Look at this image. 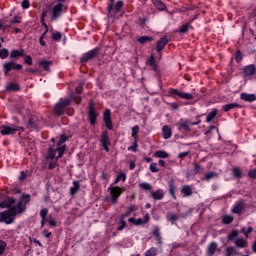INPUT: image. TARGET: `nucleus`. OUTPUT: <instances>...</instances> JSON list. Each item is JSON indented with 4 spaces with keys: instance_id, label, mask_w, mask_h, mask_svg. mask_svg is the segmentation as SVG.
I'll list each match as a JSON object with an SVG mask.
<instances>
[{
    "instance_id": "f257e3e1",
    "label": "nucleus",
    "mask_w": 256,
    "mask_h": 256,
    "mask_svg": "<svg viewBox=\"0 0 256 256\" xmlns=\"http://www.w3.org/2000/svg\"><path fill=\"white\" fill-rule=\"evenodd\" d=\"M8 210L4 212H0V223H6V225H11L14 223L15 217L17 215H21V213H25V207L21 204H17L11 200V198H7L4 202L0 203V209Z\"/></svg>"
},
{
    "instance_id": "f03ea898",
    "label": "nucleus",
    "mask_w": 256,
    "mask_h": 256,
    "mask_svg": "<svg viewBox=\"0 0 256 256\" xmlns=\"http://www.w3.org/2000/svg\"><path fill=\"white\" fill-rule=\"evenodd\" d=\"M65 141H67V136L61 135L58 138L57 143L50 146L48 159H54V157H56V159H61V157H63V153H65V145H63V143H65Z\"/></svg>"
},
{
    "instance_id": "7ed1b4c3",
    "label": "nucleus",
    "mask_w": 256,
    "mask_h": 256,
    "mask_svg": "<svg viewBox=\"0 0 256 256\" xmlns=\"http://www.w3.org/2000/svg\"><path fill=\"white\" fill-rule=\"evenodd\" d=\"M17 131H23V127L15 126L14 124L0 126L1 135H15Z\"/></svg>"
},
{
    "instance_id": "20e7f679",
    "label": "nucleus",
    "mask_w": 256,
    "mask_h": 256,
    "mask_svg": "<svg viewBox=\"0 0 256 256\" xmlns=\"http://www.w3.org/2000/svg\"><path fill=\"white\" fill-rule=\"evenodd\" d=\"M108 191H110V200L113 205H116L117 200L119 197H121V193L125 191L124 188H121L119 186L116 187H109Z\"/></svg>"
},
{
    "instance_id": "39448f33",
    "label": "nucleus",
    "mask_w": 256,
    "mask_h": 256,
    "mask_svg": "<svg viewBox=\"0 0 256 256\" xmlns=\"http://www.w3.org/2000/svg\"><path fill=\"white\" fill-rule=\"evenodd\" d=\"M21 69H23V65L17 64L13 61H8L3 64L4 75H9V73H11L13 70L21 71Z\"/></svg>"
},
{
    "instance_id": "423d86ee",
    "label": "nucleus",
    "mask_w": 256,
    "mask_h": 256,
    "mask_svg": "<svg viewBox=\"0 0 256 256\" xmlns=\"http://www.w3.org/2000/svg\"><path fill=\"white\" fill-rule=\"evenodd\" d=\"M169 93L171 97H180V99H186V101H191V99H193V94L183 92L179 89H170Z\"/></svg>"
},
{
    "instance_id": "0eeeda50",
    "label": "nucleus",
    "mask_w": 256,
    "mask_h": 256,
    "mask_svg": "<svg viewBox=\"0 0 256 256\" xmlns=\"http://www.w3.org/2000/svg\"><path fill=\"white\" fill-rule=\"evenodd\" d=\"M69 105H71V99L60 100L59 103H57L54 108V113L56 115H63V111H65V107Z\"/></svg>"
},
{
    "instance_id": "6e6552de",
    "label": "nucleus",
    "mask_w": 256,
    "mask_h": 256,
    "mask_svg": "<svg viewBox=\"0 0 256 256\" xmlns=\"http://www.w3.org/2000/svg\"><path fill=\"white\" fill-rule=\"evenodd\" d=\"M199 123H201V120L197 121V122H191L189 120H183L181 119L179 124H178V129L179 131H191V125H199Z\"/></svg>"
},
{
    "instance_id": "1a4fd4ad",
    "label": "nucleus",
    "mask_w": 256,
    "mask_h": 256,
    "mask_svg": "<svg viewBox=\"0 0 256 256\" xmlns=\"http://www.w3.org/2000/svg\"><path fill=\"white\" fill-rule=\"evenodd\" d=\"M98 53H99V49L97 48L84 53L80 59L81 63H87V61H91V59H95Z\"/></svg>"
},
{
    "instance_id": "9d476101",
    "label": "nucleus",
    "mask_w": 256,
    "mask_h": 256,
    "mask_svg": "<svg viewBox=\"0 0 256 256\" xmlns=\"http://www.w3.org/2000/svg\"><path fill=\"white\" fill-rule=\"evenodd\" d=\"M30 195L29 194H26V195H22L21 198H20V201L17 202V200L11 198V200L13 201L14 205L17 206V205H23L24 207V211L26 209V205L27 203L30 201Z\"/></svg>"
},
{
    "instance_id": "9b49d317",
    "label": "nucleus",
    "mask_w": 256,
    "mask_h": 256,
    "mask_svg": "<svg viewBox=\"0 0 256 256\" xmlns=\"http://www.w3.org/2000/svg\"><path fill=\"white\" fill-rule=\"evenodd\" d=\"M101 145L103 149L109 153V145H111V141H109V135H107V132H104L101 136Z\"/></svg>"
},
{
    "instance_id": "f8f14e48",
    "label": "nucleus",
    "mask_w": 256,
    "mask_h": 256,
    "mask_svg": "<svg viewBox=\"0 0 256 256\" xmlns=\"http://www.w3.org/2000/svg\"><path fill=\"white\" fill-rule=\"evenodd\" d=\"M255 73H256V68H255V65L253 64H250L243 68L244 77H253Z\"/></svg>"
},
{
    "instance_id": "ddd939ff",
    "label": "nucleus",
    "mask_w": 256,
    "mask_h": 256,
    "mask_svg": "<svg viewBox=\"0 0 256 256\" xmlns=\"http://www.w3.org/2000/svg\"><path fill=\"white\" fill-rule=\"evenodd\" d=\"M62 11H63V4H61V2H59L52 9V17H53V19H57V17H60Z\"/></svg>"
},
{
    "instance_id": "4468645a",
    "label": "nucleus",
    "mask_w": 256,
    "mask_h": 256,
    "mask_svg": "<svg viewBox=\"0 0 256 256\" xmlns=\"http://www.w3.org/2000/svg\"><path fill=\"white\" fill-rule=\"evenodd\" d=\"M104 121L107 129H113V122H111V110H106L104 112Z\"/></svg>"
},
{
    "instance_id": "2eb2a0df",
    "label": "nucleus",
    "mask_w": 256,
    "mask_h": 256,
    "mask_svg": "<svg viewBox=\"0 0 256 256\" xmlns=\"http://www.w3.org/2000/svg\"><path fill=\"white\" fill-rule=\"evenodd\" d=\"M234 245L236 247H239L240 249H246V247L249 246V243L247 242V240H245V238H236L234 240Z\"/></svg>"
},
{
    "instance_id": "dca6fc26",
    "label": "nucleus",
    "mask_w": 256,
    "mask_h": 256,
    "mask_svg": "<svg viewBox=\"0 0 256 256\" xmlns=\"http://www.w3.org/2000/svg\"><path fill=\"white\" fill-rule=\"evenodd\" d=\"M151 197L152 199H154L155 201H161V199H163V197H165V192H163V190L158 189L156 191H151Z\"/></svg>"
},
{
    "instance_id": "f3484780",
    "label": "nucleus",
    "mask_w": 256,
    "mask_h": 256,
    "mask_svg": "<svg viewBox=\"0 0 256 256\" xmlns=\"http://www.w3.org/2000/svg\"><path fill=\"white\" fill-rule=\"evenodd\" d=\"M218 251H219V248H218V246H217V243L211 242V243L208 245V248H207V255L213 256V255H215V253H217Z\"/></svg>"
},
{
    "instance_id": "a211bd4d",
    "label": "nucleus",
    "mask_w": 256,
    "mask_h": 256,
    "mask_svg": "<svg viewBox=\"0 0 256 256\" xmlns=\"http://www.w3.org/2000/svg\"><path fill=\"white\" fill-rule=\"evenodd\" d=\"M167 43H169V40L167 39V37H163V38H161V39L157 42L156 49H157L158 53H159L160 51H163V49H165V45H167Z\"/></svg>"
},
{
    "instance_id": "6ab92c4d",
    "label": "nucleus",
    "mask_w": 256,
    "mask_h": 256,
    "mask_svg": "<svg viewBox=\"0 0 256 256\" xmlns=\"http://www.w3.org/2000/svg\"><path fill=\"white\" fill-rule=\"evenodd\" d=\"M240 99H242V101H248V103H253V101H256V96L255 94L242 93Z\"/></svg>"
},
{
    "instance_id": "aec40b11",
    "label": "nucleus",
    "mask_w": 256,
    "mask_h": 256,
    "mask_svg": "<svg viewBox=\"0 0 256 256\" xmlns=\"http://www.w3.org/2000/svg\"><path fill=\"white\" fill-rule=\"evenodd\" d=\"M25 50H12L10 52V59H17L19 57H24Z\"/></svg>"
},
{
    "instance_id": "412c9836",
    "label": "nucleus",
    "mask_w": 256,
    "mask_h": 256,
    "mask_svg": "<svg viewBox=\"0 0 256 256\" xmlns=\"http://www.w3.org/2000/svg\"><path fill=\"white\" fill-rule=\"evenodd\" d=\"M49 214V210L42 209L40 211V217H41V227H45V223H47V215Z\"/></svg>"
},
{
    "instance_id": "4be33fe9",
    "label": "nucleus",
    "mask_w": 256,
    "mask_h": 256,
    "mask_svg": "<svg viewBox=\"0 0 256 256\" xmlns=\"http://www.w3.org/2000/svg\"><path fill=\"white\" fill-rule=\"evenodd\" d=\"M181 193L184 197H191V195H193V190L191 189V186L186 185L182 187Z\"/></svg>"
},
{
    "instance_id": "5701e85b",
    "label": "nucleus",
    "mask_w": 256,
    "mask_h": 256,
    "mask_svg": "<svg viewBox=\"0 0 256 256\" xmlns=\"http://www.w3.org/2000/svg\"><path fill=\"white\" fill-rule=\"evenodd\" d=\"M79 189H81V184H79V181H74L73 185L70 187V195H76Z\"/></svg>"
},
{
    "instance_id": "b1692460",
    "label": "nucleus",
    "mask_w": 256,
    "mask_h": 256,
    "mask_svg": "<svg viewBox=\"0 0 256 256\" xmlns=\"http://www.w3.org/2000/svg\"><path fill=\"white\" fill-rule=\"evenodd\" d=\"M89 119H90L91 125H95V120L97 119V112H95V110H93L92 105H90Z\"/></svg>"
},
{
    "instance_id": "393cba45",
    "label": "nucleus",
    "mask_w": 256,
    "mask_h": 256,
    "mask_svg": "<svg viewBox=\"0 0 256 256\" xmlns=\"http://www.w3.org/2000/svg\"><path fill=\"white\" fill-rule=\"evenodd\" d=\"M152 3L156 9H159V11L165 10V3H163L161 0H152Z\"/></svg>"
},
{
    "instance_id": "a878e982",
    "label": "nucleus",
    "mask_w": 256,
    "mask_h": 256,
    "mask_svg": "<svg viewBox=\"0 0 256 256\" xmlns=\"http://www.w3.org/2000/svg\"><path fill=\"white\" fill-rule=\"evenodd\" d=\"M162 131H163L164 139H171V135H173V133L171 132V128L169 126H164L162 128Z\"/></svg>"
},
{
    "instance_id": "bb28decb",
    "label": "nucleus",
    "mask_w": 256,
    "mask_h": 256,
    "mask_svg": "<svg viewBox=\"0 0 256 256\" xmlns=\"http://www.w3.org/2000/svg\"><path fill=\"white\" fill-rule=\"evenodd\" d=\"M226 255L225 256H234V255H239V252L235 249V247H227L225 249Z\"/></svg>"
},
{
    "instance_id": "cd10ccee",
    "label": "nucleus",
    "mask_w": 256,
    "mask_h": 256,
    "mask_svg": "<svg viewBox=\"0 0 256 256\" xmlns=\"http://www.w3.org/2000/svg\"><path fill=\"white\" fill-rule=\"evenodd\" d=\"M243 209H244L243 202H238L234 205L232 209V213H241Z\"/></svg>"
},
{
    "instance_id": "c85d7f7f",
    "label": "nucleus",
    "mask_w": 256,
    "mask_h": 256,
    "mask_svg": "<svg viewBox=\"0 0 256 256\" xmlns=\"http://www.w3.org/2000/svg\"><path fill=\"white\" fill-rule=\"evenodd\" d=\"M237 107H241V106L237 103L225 104L223 106V111H225L227 113L228 111H231V109H235Z\"/></svg>"
},
{
    "instance_id": "c756f323",
    "label": "nucleus",
    "mask_w": 256,
    "mask_h": 256,
    "mask_svg": "<svg viewBox=\"0 0 256 256\" xmlns=\"http://www.w3.org/2000/svg\"><path fill=\"white\" fill-rule=\"evenodd\" d=\"M140 189L144 191H153V186L147 182H142L139 184Z\"/></svg>"
},
{
    "instance_id": "7c9ffc66",
    "label": "nucleus",
    "mask_w": 256,
    "mask_h": 256,
    "mask_svg": "<svg viewBox=\"0 0 256 256\" xmlns=\"http://www.w3.org/2000/svg\"><path fill=\"white\" fill-rule=\"evenodd\" d=\"M129 223H133V225H145V222L142 218H138V219H135V218H129L128 219Z\"/></svg>"
},
{
    "instance_id": "2f4dec72",
    "label": "nucleus",
    "mask_w": 256,
    "mask_h": 256,
    "mask_svg": "<svg viewBox=\"0 0 256 256\" xmlns=\"http://www.w3.org/2000/svg\"><path fill=\"white\" fill-rule=\"evenodd\" d=\"M215 117H217V109H213V110L207 115L206 122H207V123H211V120H212V119H215Z\"/></svg>"
},
{
    "instance_id": "473e14b6",
    "label": "nucleus",
    "mask_w": 256,
    "mask_h": 256,
    "mask_svg": "<svg viewBox=\"0 0 256 256\" xmlns=\"http://www.w3.org/2000/svg\"><path fill=\"white\" fill-rule=\"evenodd\" d=\"M6 91H19V84L10 83L6 86Z\"/></svg>"
},
{
    "instance_id": "72a5a7b5",
    "label": "nucleus",
    "mask_w": 256,
    "mask_h": 256,
    "mask_svg": "<svg viewBox=\"0 0 256 256\" xmlns=\"http://www.w3.org/2000/svg\"><path fill=\"white\" fill-rule=\"evenodd\" d=\"M137 209H139V207H137V205L129 206L128 211L123 214V217H129V215H131V213H133L134 211H137Z\"/></svg>"
},
{
    "instance_id": "f704fd0d",
    "label": "nucleus",
    "mask_w": 256,
    "mask_h": 256,
    "mask_svg": "<svg viewBox=\"0 0 256 256\" xmlns=\"http://www.w3.org/2000/svg\"><path fill=\"white\" fill-rule=\"evenodd\" d=\"M154 157H158L159 159H167V157H169V154L165 151H157L155 152Z\"/></svg>"
},
{
    "instance_id": "c9c22d12",
    "label": "nucleus",
    "mask_w": 256,
    "mask_h": 256,
    "mask_svg": "<svg viewBox=\"0 0 256 256\" xmlns=\"http://www.w3.org/2000/svg\"><path fill=\"white\" fill-rule=\"evenodd\" d=\"M147 41H153V37L141 36L138 38V43H140L141 45H145V43H147Z\"/></svg>"
},
{
    "instance_id": "e433bc0d",
    "label": "nucleus",
    "mask_w": 256,
    "mask_h": 256,
    "mask_svg": "<svg viewBox=\"0 0 256 256\" xmlns=\"http://www.w3.org/2000/svg\"><path fill=\"white\" fill-rule=\"evenodd\" d=\"M237 237H239V231L233 230V231L228 235V240H229V241H233V243H234V242H235V239H237Z\"/></svg>"
},
{
    "instance_id": "4c0bfd02",
    "label": "nucleus",
    "mask_w": 256,
    "mask_h": 256,
    "mask_svg": "<svg viewBox=\"0 0 256 256\" xmlns=\"http://www.w3.org/2000/svg\"><path fill=\"white\" fill-rule=\"evenodd\" d=\"M222 221H223L224 225H229L230 223H233V216L224 215Z\"/></svg>"
},
{
    "instance_id": "58836bf2",
    "label": "nucleus",
    "mask_w": 256,
    "mask_h": 256,
    "mask_svg": "<svg viewBox=\"0 0 256 256\" xmlns=\"http://www.w3.org/2000/svg\"><path fill=\"white\" fill-rule=\"evenodd\" d=\"M51 61H42L39 63L40 67H43L45 71H49V67H51Z\"/></svg>"
},
{
    "instance_id": "ea45409f",
    "label": "nucleus",
    "mask_w": 256,
    "mask_h": 256,
    "mask_svg": "<svg viewBox=\"0 0 256 256\" xmlns=\"http://www.w3.org/2000/svg\"><path fill=\"white\" fill-rule=\"evenodd\" d=\"M145 256H157V248L152 247L146 251Z\"/></svg>"
},
{
    "instance_id": "a19ab883",
    "label": "nucleus",
    "mask_w": 256,
    "mask_h": 256,
    "mask_svg": "<svg viewBox=\"0 0 256 256\" xmlns=\"http://www.w3.org/2000/svg\"><path fill=\"white\" fill-rule=\"evenodd\" d=\"M215 177H217V173L215 172H208L205 174L206 181H211V179H215Z\"/></svg>"
},
{
    "instance_id": "79ce46f5",
    "label": "nucleus",
    "mask_w": 256,
    "mask_h": 256,
    "mask_svg": "<svg viewBox=\"0 0 256 256\" xmlns=\"http://www.w3.org/2000/svg\"><path fill=\"white\" fill-rule=\"evenodd\" d=\"M9 57V50H7V48H3L0 51V58L1 59H7Z\"/></svg>"
},
{
    "instance_id": "37998d69",
    "label": "nucleus",
    "mask_w": 256,
    "mask_h": 256,
    "mask_svg": "<svg viewBox=\"0 0 256 256\" xmlns=\"http://www.w3.org/2000/svg\"><path fill=\"white\" fill-rule=\"evenodd\" d=\"M7 249V243L3 240H0V256L3 255V253H5Z\"/></svg>"
},
{
    "instance_id": "c03bdc74",
    "label": "nucleus",
    "mask_w": 256,
    "mask_h": 256,
    "mask_svg": "<svg viewBox=\"0 0 256 256\" xmlns=\"http://www.w3.org/2000/svg\"><path fill=\"white\" fill-rule=\"evenodd\" d=\"M44 27L46 28V31L41 35L39 39L40 45H42V47H45V41H43V39L45 38V35H47V31H49V29L47 28V24L44 23Z\"/></svg>"
},
{
    "instance_id": "a18cd8bd",
    "label": "nucleus",
    "mask_w": 256,
    "mask_h": 256,
    "mask_svg": "<svg viewBox=\"0 0 256 256\" xmlns=\"http://www.w3.org/2000/svg\"><path fill=\"white\" fill-rule=\"evenodd\" d=\"M149 65L154 69V71H157V64L155 63V56H151L149 59Z\"/></svg>"
},
{
    "instance_id": "49530a36",
    "label": "nucleus",
    "mask_w": 256,
    "mask_h": 256,
    "mask_svg": "<svg viewBox=\"0 0 256 256\" xmlns=\"http://www.w3.org/2000/svg\"><path fill=\"white\" fill-rule=\"evenodd\" d=\"M167 219L173 225L179 218L177 217V214H168Z\"/></svg>"
},
{
    "instance_id": "de8ad7c7",
    "label": "nucleus",
    "mask_w": 256,
    "mask_h": 256,
    "mask_svg": "<svg viewBox=\"0 0 256 256\" xmlns=\"http://www.w3.org/2000/svg\"><path fill=\"white\" fill-rule=\"evenodd\" d=\"M169 191H170V194L172 195L173 199H176V197H175V184H173V182L169 183Z\"/></svg>"
},
{
    "instance_id": "09e8293b",
    "label": "nucleus",
    "mask_w": 256,
    "mask_h": 256,
    "mask_svg": "<svg viewBox=\"0 0 256 256\" xmlns=\"http://www.w3.org/2000/svg\"><path fill=\"white\" fill-rule=\"evenodd\" d=\"M154 235H155V237H156V239H157V241H158V243H159V245H161V234L159 233V228L158 227H156L155 229H154Z\"/></svg>"
},
{
    "instance_id": "8fccbe9b",
    "label": "nucleus",
    "mask_w": 256,
    "mask_h": 256,
    "mask_svg": "<svg viewBox=\"0 0 256 256\" xmlns=\"http://www.w3.org/2000/svg\"><path fill=\"white\" fill-rule=\"evenodd\" d=\"M46 222L49 223L50 227H57V221L55 218H47Z\"/></svg>"
},
{
    "instance_id": "3c124183",
    "label": "nucleus",
    "mask_w": 256,
    "mask_h": 256,
    "mask_svg": "<svg viewBox=\"0 0 256 256\" xmlns=\"http://www.w3.org/2000/svg\"><path fill=\"white\" fill-rule=\"evenodd\" d=\"M150 171H151L152 173H158L159 168H157V163H151V164H150Z\"/></svg>"
},
{
    "instance_id": "603ef678",
    "label": "nucleus",
    "mask_w": 256,
    "mask_h": 256,
    "mask_svg": "<svg viewBox=\"0 0 256 256\" xmlns=\"http://www.w3.org/2000/svg\"><path fill=\"white\" fill-rule=\"evenodd\" d=\"M202 171H203V168L201 167V165L195 164V166H194V173H195V175L201 173Z\"/></svg>"
},
{
    "instance_id": "864d4df0",
    "label": "nucleus",
    "mask_w": 256,
    "mask_h": 256,
    "mask_svg": "<svg viewBox=\"0 0 256 256\" xmlns=\"http://www.w3.org/2000/svg\"><path fill=\"white\" fill-rule=\"evenodd\" d=\"M24 62H25L27 65H33V58H31L30 55H26L25 58H24Z\"/></svg>"
},
{
    "instance_id": "5fc2aeb1",
    "label": "nucleus",
    "mask_w": 256,
    "mask_h": 256,
    "mask_svg": "<svg viewBox=\"0 0 256 256\" xmlns=\"http://www.w3.org/2000/svg\"><path fill=\"white\" fill-rule=\"evenodd\" d=\"M56 156H58L57 154H56ZM54 159L55 160H52L51 162H50V164H49V169H55V166L57 165V159H59V158H57V157H54Z\"/></svg>"
},
{
    "instance_id": "6e6d98bb",
    "label": "nucleus",
    "mask_w": 256,
    "mask_h": 256,
    "mask_svg": "<svg viewBox=\"0 0 256 256\" xmlns=\"http://www.w3.org/2000/svg\"><path fill=\"white\" fill-rule=\"evenodd\" d=\"M189 27H190L189 23L182 25L180 29V33H187V31H189Z\"/></svg>"
},
{
    "instance_id": "4d7b16f0",
    "label": "nucleus",
    "mask_w": 256,
    "mask_h": 256,
    "mask_svg": "<svg viewBox=\"0 0 256 256\" xmlns=\"http://www.w3.org/2000/svg\"><path fill=\"white\" fill-rule=\"evenodd\" d=\"M52 38L54 39V41H61V33L59 32L53 33Z\"/></svg>"
},
{
    "instance_id": "13d9d810",
    "label": "nucleus",
    "mask_w": 256,
    "mask_h": 256,
    "mask_svg": "<svg viewBox=\"0 0 256 256\" xmlns=\"http://www.w3.org/2000/svg\"><path fill=\"white\" fill-rule=\"evenodd\" d=\"M233 175L236 176L238 179L241 177V170L239 168L233 169Z\"/></svg>"
},
{
    "instance_id": "bf43d9fd",
    "label": "nucleus",
    "mask_w": 256,
    "mask_h": 256,
    "mask_svg": "<svg viewBox=\"0 0 256 256\" xmlns=\"http://www.w3.org/2000/svg\"><path fill=\"white\" fill-rule=\"evenodd\" d=\"M123 7V1H118L115 6H114V9L116 11H121V8Z\"/></svg>"
},
{
    "instance_id": "052dcab7",
    "label": "nucleus",
    "mask_w": 256,
    "mask_h": 256,
    "mask_svg": "<svg viewBox=\"0 0 256 256\" xmlns=\"http://www.w3.org/2000/svg\"><path fill=\"white\" fill-rule=\"evenodd\" d=\"M117 178L120 181H126L127 175L124 172H120L119 175L117 176Z\"/></svg>"
},
{
    "instance_id": "680f3d73",
    "label": "nucleus",
    "mask_w": 256,
    "mask_h": 256,
    "mask_svg": "<svg viewBox=\"0 0 256 256\" xmlns=\"http://www.w3.org/2000/svg\"><path fill=\"white\" fill-rule=\"evenodd\" d=\"M137 133H139V126L136 125L132 128V137H137Z\"/></svg>"
},
{
    "instance_id": "e2e57ef3",
    "label": "nucleus",
    "mask_w": 256,
    "mask_h": 256,
    "mask_svg": "<svg viewBox=\"0 0 256 256\" xmlns=\"http://www.w3.org/2000/svg\"><path fill=\"white\" fill-rule=\"evenodd\" d=\"M29 0H23L22 1V8L23 9H29Z\"/></svg>"
},
{
    "instance_id": "0e129e2a",
    "label": "nucleus",
    "mask_w": 256,
    "mask_h": 256,
    "mask_svg": "<svg viewBox=\"0 0 256 256\" xmlns=\"http://www.w3.org/2000/svg\"><path fill=\"white\" fill-rule=\"evenodd\" d=\"M248 175L252 179H256V169L249 171Z\"/></svg>"
},
{
    "instance_id": "69168bd1",
    "label": "nucleus",
    "mask_w": 256,
    "mask_h": 256,
    "mask_svg": "<svg viewBox=\"0 0 256 256\" xmlns=\"http://www.w3.org/2000/svg\"><path fill=\"white\" fill-rule=\"evenodd\" d=\"M72 101H75V103L79 104V96L77 94H72L71 96Z\"/></svg>"
},
{
    "instance_id": "338daca9",
    "label": "nucleus",
    "mask_w": 256,
    "mask_h": 256,
    "mask_svg": "<svg viewBox=\"0 0 256 256\" xmlns=\"http://www.w3.org/2000/svg\"><path fill=\"white\" fill-rule=\"evenodd\" d=\"M252 231H253V228L252 227H248V229L245 232V236L244 237H246V239H249V234L252 233Z\"/></svg>"
},
{
    "instance_id": "774afa93",
    "label": "nucleus",
    "mask_w": 256,
    "mask_h": 256,
    "mask_svg": "<svg viewBox=\"0 0 256 256\" xmlns=\"http://www.w3.org/2000/svg\"><path fill=\"white\" fill-rule=\"evenodd\" d=\"M243 59V55L241 54V52H238L236 55V61L237 63H240V61H242Z\"/></svg>"
}]
</instances>
